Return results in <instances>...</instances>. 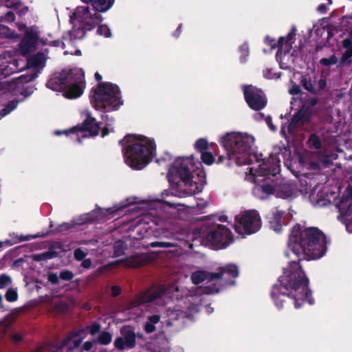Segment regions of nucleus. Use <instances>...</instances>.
<instances>
[{
    "mask_svg": "<svg viewBox=\"0 0 352 352\" xmlns=\"http://www.w3.org/2000/svg\"><path fill=\"white\" fill-rule=\"evenodd\" d=\"M327 241L324 233L317 227H305L296 223L292 228L288 246L298 257V261L288 263L283 268V275L272 288L271 297L278 309L284 304H294L301 307L305 302H314L309 287V279L300 265V261L322 258L327 251Z\"/></svg>",
    "mask_w": 352,
    "mask_h": 352,
    "instance_id": "nucleus-1",
    "label": "nucleus"
},
{
    "mask_svg": "<svg viewBox=\"0 0 352 352\" xmlns=\"http://www.w3.org/2000/svg\"><path fill=\"white\" fill-rule=\"evenodd\" d=\"M119 144L123 147L126 163L133 169L142 170L151 162L155 154V141L145 137L138 140L136 135L127 134L119 141Z\"/></svg>",
    "mask_w": 352,
    "mask_h": 352,
    "instance_id": "nucleus-2",
    "label": "nucleus"
},
{
    "mask_svg": "<svg viewBox=\"0 0 352 352\" xmlns=\"http://www.w3.org/2000/svg\"><path fill=\"white\" fill-rule=\"evenodd\" d=\"M193 164L190 157H177L167 173V178L178 197H184L200 192L202 186L199 187L192 181Z\"/></svg>",
    "mask_w": 352,
    "mask_h": 352,
    "instance_id": "nucleus-3",
    "label": "nucleus"
},
{
    "mask_svg": "<svg viewBox=\"0 0 352 352\" xmlns=\"http://www.w3.org/2000/svg\"><path fill=\"white\" fill-rule=\"evenodd\" d=\"M85 85V73L80 68L68 71L63 69L59 73H55L46 83V86L52 90L64 91V96L69 99L80 97Z\"/></svg>",
    "mask_w": 352,
    "mask_h": 352,
    "instance_id": "nucleus-4",
    "label": "nucleus"
},
{
    "mask_svg": "<svg viewBox=\"0 0 352 352\" xmlns=\"http://www.w3.org/2000/svg\"><path fill=\"white\" fill-rule=\"evenodd\" d=\"M94 76L99 83L96 88L91 89L90 100L93 107L103 112L118 110L123 104L119 87L111 82H101L102 78L98 72Z\"/></svg>",
    "mask_w": 352,
    "mask_h": 352,
    "instance_id": "nucleus-5",
    "label": "nucleus"
},
{
    "mask_svg": "<svg viewBox=\"0 0 352 352\" xmlns=\"http://www.w3.org/2000/svg\"><path fill=\"white\" fill-rule=\"evenodd\" d=\"M280 171V166L269 161H263L255 170L254 192H262L265 195L276 194L278 181L276 175Z\"/></svg>",
    "mask_w": 352,
    "mask_h": 352,
    "instance_id": "nucleus-6",
    "label": "nucleus"
},
{
    "mask_svg": "<svg viewBox=\"0 0 352 352\" xmlns=\"http://www.w3.org/2000/svg\"><path fill=\"white\" fill-rule=\"evenodd\" d=\"M221 143L228 156L241 155L244 163L250 164L252 162L253 137L243 135L241 133H228L221 138Z\"/></svg>",
    "mask_w": 352,
    "mask_h": 352,
    "instance_id": "nucleus-7",
    "label": "nucleus"
},
{
    "mask_svg": "<svg viewBox=\"0 0 352 352\" xmlns=\"http://www.w3.org/2000/svg\"><path fill=\"white\" fill-rule=\"evenodd\" d=\"M235 231L239 234L250 235L258 232L261 228V219L256 210L245 211L235 217Z\"/></svg>",
    "mask_w": 352,
    "mask_h": 352,
    "instance_id": "nucleus-8",
    "label": "nucleus"
},
{
    "mask_svg": "<svg viewBox=\"0 0 352 352\" xmlns=\"http://www.w3.org/2000/svg\"><path fill=\"white\" fill-rule=\"evenodd\" d=\"M205 239L215 250L226 248L234 241L231 230L221 224L212 228L206 234Z\"/></svg>",
    "mask_w": 352,
    "mask_h": 352,
    "instance_id": "nucleus-9",
    "label": "nucleus"
},
{
    "mask_svg": "<svg viewBox=\"0 0 352 352\" xmlns=\"http://www.w3.org/2000/svg\"><path fill=\"white\" fill-rule=\"evenodd\" d=\"M100 130V125L96 121V118L91 116L90 113H87L86 119L81 123L78 124L72 128L65 131H56V135L65 134L69 135L70 134H76V140L80 142V138L78 136L79 132H88L89 135H82V138L88 137H95L99 134Z\"/></svg>",
    "mask_w": 352,
    "mask_h": 352,
    "instance_id": "nucleus-10",
    "label": "nucleus"
},
{
    "mask_svg": "<svg viewBox=\"0 0 352 352\" xmlns=\"http://www.w3.org/2000/svg\"><path fill=\"white\" fill-rule=\"evenodd\" d=\"M243 95L245 102L252 110L260 111L267 105V100L263 91L252 85L243 87Z\"/></svg>",
    "mask_w": 352,
    "mask_h": 352,
    "instance_id": "nucleus-11",
    "label": "nucleus"
},
{
    "mask_svg": "<svg viewBox=\"0 0 352 352\" xmlns=\"http://www.w3.org/2000/svg\"><path fill=\"white\" fill-rule=\"evenodd\" d=\"M311 119V114L309 108L303 106L293 116L287 126L288 131L294 133L298 127L310 122Z\"/></svg>",
    "mask_w": 352,
    "mask_h": 352,
    "instance_id": "nucleus-12",
    "label": "nucleus"
},
{
    "mask_svg": "<svg viewBox=\"0 0 352 352\" xmlns=\"http://www.w3.org/2000/svg\"><path fill=\"white\" fill-rule=\"evenodd\" d=\"M239 274V268L237 265L232 263H228L224 266L219 267L218 272H212L211 275L215 278V280L223 278L226 280L227 278H230V280H228L227 283L230 285H234L235 284V281L232 279L238 277Z\"/></svg>",
    "mask_w": 352,
    "mask_h": 352,
    "instance_id": "nucleus-13",
    "label": "nucleus"
},
{
    "mask_svg": "<svg viewBox=\"0 0 352 352\" xmlns=\"http://www.w3.org/2000/svg\"><path fill=\"white\" fill-rule=\"evenodd\" d=\"M37 34L32 31H27L24 37L20 41L19 49L23 56L30 54L37 43Z\"/></svg>",
    "mask_w": 352,
    "mask_h": 352,
    "instance_id": "nucleus-14",
    "label": "nucleus"
},
{
    "mask_svg": "<svg viewBox=\"0 0 352 352\" xmlns=\"http://www.w3.org/2000/svg\"><path fill=\"white\" fill-rule=\"evenodd\" d=\"M102 21V17L100 14L95 11L94 14L89 12V8H86L84 10L83 15L81 18L82 26L87 30H91L97 25Z\"/></svg>",
    "mask_w": 352,
    "mask_h": 352,
    "instance_id": "nucleus-15",
    "label": "nucleus"
},
{
    "mask_svg": "<svg viewBox=\"0 0 352 352\" xmlns=\"http://www.w3.org/2000/svg\"><path fill=\"white\" fill-rule=\"evenodd\" d=\"M342 47L345 50L339 60L340 66L349 67L352 64V39L345 38L342 41Z\"/></svg>",
    "mask_w": 352,
    "mask_h": 352,
    "instance_id": "nucleus-16",
    "label": "nucleus"
},
{
    "mask_svg": "<svg viewBox=\"0 0 352 352\" xmlns=\"http://www.w3.org/2000/svg\"><path fill=\"white\" fill-rule=\"evenodd\" d=\"M285 212L276 208L272 210L271 217L269 218V223L272 229L276 232L280 233L284 225L283 216Z\"/></svg>",
    "mask_w": 352,
    "mask_h": 352,
    "instance_id": "nucleus-17",
    "label": "nucleus"
},
{
    "mask_svg": "<svg viewBox=\"0 0 352 352\" xmlns=\"http://www.w3.org/2000/svg\"><path fill=\"white\" fill-rule=\"evenodd\" d=\"M295 186L291 183H282L276 187V195L282 199H287L293 196L295 192Z\"/></svg>",
    "mask_w": 352,
    "mask_h": 352,
    "instance_id": "nucleus-18",
    "label": "nucleus"
},
{
    "mask_svg": "<svg viewBox=\"0 0 352 352\" xmlns=\"http://www.w3.org/2000/svg\"><path fill=\"white\" fill-rule=\"evenodd\" d=\"M149 262V257L144 254H135L126 259V265L129 267H140Z\"/></svg>",
    "mask_w": 352,
    "mask_h": 352,
    "instance_id": "nucleus-19",
    "label": "nucleus"
},
{
    "mask_svg": "<svg viewBox=\"0 0 352 352\" xmlns=\"http://www.w3.org/2000/svg\"><path fill=\"white\" fill-rule=\"evenodd\" d=\"M97 12H104L109 10L115 0H89Z\"/></svg>",
    "mask_w": 352,
    "mask_h": 352,
    "instance_id": "nucleus-20",
    "label": "nucleus"
},
{
    "mask_svg": "<svg viewBox=\"0 0 352 352\" xmlns=\"http://www.w3.org/2000/svg\"><path fill=\"white\" fill-rule=\"evenodd\" d=\"M212 273L204 271L195 272L191 276L192 282L195 285H198L206 280L213 281L215 278L211 275Z\"/></svg>",
    "mask_w": 352,
    "mask_h": 352,
    "instance_id": "nucleus-21",
    "label": "nucleus"
},
{
    "mask_svg": "<svg viewBox=\"0 0 352 352\" xmlns=\"http://www.w3.org/2000/svg\"><path fill=\"white\" fill-rule=\"evenodd\" d=\"M300 84L305 90L311 94L316 95L318 94V90L316 87V82L312 81L311 77L308 74L301 76Z\"/></svg>",
    "mask_w": 352,
    "mask_h": 352,
    "instance_id": "nucleus-22",
    "label": "nucleus"
},
{
    "mask_svg": "<svg viewBox=\"0 0 352 352\" xmlns=\"http://www.w3.org/2000/svg\"><path fill=\"white\" fill-rule=\"evenodd\" d=\"M45 63V58L43 52H37L28 60V64L34 68L42 67Z\"/></svg>",
    "mask_w": 352,
    "mask_h": 352,
    "instance_id": "nucleus-23",
    "label": "nucleus"
},
{
    "mask_svg": "<svg viewBox=\"0 0 352 352\" xmlns=\"http://www.w3.org/2000/svg\"><path fill=\"white\" fill-rule=\"evenodd\" d=\"M160 316L157 314L148 316V321L146 322L144 325V331L147 333H151L154 332L156 329L155 325L160 322Z\"/></svg>",
    "mask_w": 352,
    "mask_h": 352,
    "instance_id": "nucleus-24",
    "label": "nucleus"
},
{
    "mask_svg": "<svg viewBox=\"0 0 352 352\" xmlns=\"http://www.w3.org/2000/svg\"><path fill=\"white\" fill-rule=\"evenodd\" d=\"M124 340L126 343V349H133L136 345V335L133 330H127L124 333Z\"/></svg>",
    "mask_w": 352,
    "mask_h": 352,
    "instance_id": "nucleus-25",
    "label": "nucleus"
},
{
    "mask_svg": "<svg viewBox=\"0 0 352 352\" xmlns=\"http://www.w3.org/2000/svg\"><path fill=\"white\" fill-rule=\"evenodd\" d=\"M212 146V144H209L206 138H199L197 140L194 145L195 149L200 153L207 151L209 147Z\"/></svg>",
    "mask_w": 352,
    "mask_h": 352,
    "instance_id": "nucleus-26",
    "label": "nucleus"
},
{
    "mask_svg": "<svg viewBox=\"0 0 352 352\" xmlns=\"http://www.w3.org/2000/svg\"><path fill=\"white\" fill-rule=\"evenodd\" d=\"M307 144L310 148H313L315 149H320L322 147V142L318 135L316 133H312L310 135Z\"/></svg>",
    "mask_w": 352,
    "mask_h": 352,
    "instance_id": "nucleus-27",
    "label": "nucleus"
},
{
    "mask_svg": "<svg viewBox=\"0 0 352 352\" xmlns=\"http://www.w3.org/2000/svg\"><path fill=\"white\" fill-rule=\"evenodd\" d=\"M13 72L8 65L0 66V89H2L3 80L10 76Z\"/></svg>",
    "mask_w": 352,
    "mask_h": 352,
    "instance_id": "nucleus-28",
    "label": "nucleus"
},
{
    "mask_svg": "<svg viewBox=\"0 0 352 352\" xmlns=\"http://www.w3.org/2000/svg\"><path fill=\"white\" fill-rule=\"evenodd\" d=\"M37 73L36 72L21 75L17 78V84H25L31 82L34 80L37 77Z\"/></svg>",
    "mask_w": 352,
    "mask_h": 352,
    "instance_id": "nucleus-29",
    "label": "nucleus"
},
{
    "mask_svg": "<svg viewBox=\"0 0 352 352\" xmlns=\"http://www.w3.org/2000/svg\"><path fill=\"white\" fill-rule=\"evenodd\" d=\"M112 340L111 334L108 331H102L98 336L97 342L102 344L107 345L109 344Z\"/></svg>",
    "mask_w": 352,
    "mask_h": 352,
    "instance_id": "nucleus-30",
    "label": "nucleus"
},
{
    "mask_svg": "<svg viewBox=\"0 0 352 352\" xmlns=\"http://www.w3.org/2000/svg\"><path fill=\"white\" fill-rule=\"evenodd\" d=\"M338 62V59L336 54H332L329 58H322L319 63L322 66L330 67L336 65Z\"/></svg>",
    "mask_w": 352,
    "mask_h": 352,
    "instance_id": "nucleus-31",
    "label": "nucleus"
},
{
    "mask_svg": "<svg viewBox=\"0 0 352 352\" xmlns=\"http://www.w3.org/2000/svg\"><path fill=\"white\" fill-rule=\"evenodd\" d=\"M19 102V100L14 99L8 102L6 107L2 109V115L6 116L14 109H15Z\"/></svg>",
    "mask_w": 352,
    "mask_h": 352,
    "instance_id": "nucleus-32",
    "label": "nucleus"
},
{
    "mask_svg": "<svg viewBox=\"0 0 352 352\" xmlns=\"http://www.w3.org/2000/svg\"><path fill=\"white\" fill-rule=\"evenodd\" d=\"M5 298L6 300L10 302L16 301L19 298L16 289L9 288L5 294Z\"/></svg>",
    "mask_w": 352,
    "mask_h": 352,
    "instance_id": "nucleus-33",
    "label": "nucleus"
},
{
    "mask_svg": "<svg viewBox=\"0 0 352 352\" xmlns=\"http://www.w3.org/2000/svg\"><path fill=\"white\" fill-rule=\"evenodd\" d=\"M86 31L87 30L84 29L82 26L80 28H74L70 32V36L75 39H81L85 36Z\"/></svg>",
    "mask_w": 352,
    "mask_h": 352,
    "instance_id": "nucleus-34",
    "label": "nucleus"
},
{
    "mask_svg": "<svg viewBox=\"0 0 352 352\" xmlns=\"http://www.w3.org/2000/svg\"><path fill=\"white\" fill-rule=\"evenodd\" d=\"M201 159L206 165H211L214 162V157L212 153L208 151L201 153Z\"/></svg>",
    "mask_w": 352,
    "mask_h": 352,
    "instance_id": "nucleus-35",
    "label": "nucleus"
},
{
    "mask_svg": "<svg viewBox=\"0 0 352 352\" xmlns=\"http://www.w3.org/2000/svg\"><path fill=\"white\" fill-rule=\"evenodd\" d=\"M148 246L151 248H168L175 247V246H177V245L174 243H170V242L154 241V242L150 243Z\"/></svg>",
    "mask_w": 352,
    "mask_h": 352,
    "instance_id": "nucleus-36",
    "label": "nucleus"
},
{
    "mask_svg": "<svg viewBox=\"0 0 352 352\" xmlns=\"http://www.w3.org/2000/svg\"><path fill=\"white\" fill-rule=\"evenodd\" d=\"M263 74L264 78L267 79H278L280 77L281 74L280 73H275L273 72L272 69L271 68H267L263 70Z\"/></svg>",
    "mask_w": 352,
    "mask_h": 352,
    "instance_id": "nucleus-37",
    "label": "nucleus"
},
{
    "mask_svg": "<svg viewBox=\"0 0 352 352\" xmlns=\"http://www.w3.org/2000/svg\"><path fill=\"white\" fill-rule=\"evenodd\" d=\"M97 33L106 38L111 37V32L109 28L106 25H100L98 27Z\"/></svg>",
    "mask_w": 352,
    "mask_h": 352,
    "instance_id": "nucleus-38",
    "label": "nucleus"
},
{
    "mask_svg": "<svg viewBox=\"0 0 352 352\" xmlns=\"http://www.w3.org/2000/svg\"><path fill=\"white\" fill-rule=\"evenodd\" d=\"M240 54H241V63H245L246 60L249 56V47L248 45L245 43L241 45L239 48Z\"/></svg>",
    "mask_w": 352,
    "mask_h": 352,
    "instance_id": "nucleus-39",
    "label": "nucleus"
},
{
    "mask_svg": "<svg viewBox=\"0 0 352 352\" xmlns=\"http://www.w3.org/2000/svg\"><path fill=\"white\" fill-rule=\"evenodd\" d=\"M12 283V278L7 274L0 275V289H4Z\"/></svg>",
    "mask_w": 352,
    "mask_h": 352,
    "instance_id": "nucleus-40",
    "label": "nucleus"
},
{
    "mask_svg": "<svg viewBox=\"0 0 352 352\" xmlns=\"http://www.w3.org/2000/svg\"><path fill=\"white\" fill-rule=\"evenodd\" d=\"M74 274L70 270H63L60 272L59 278L63 280H71L74 278Z\"/></svg>",
    "mask_w": 352,
    "mask_h": 352,
    "instance_id": "nucleus-41",
    "label": "nucleus"
},
{
    "mask_svg": "<svg viewBox=\"0 0 352 352\" xmlns=\"http://www.w3.org/2000/svg\"><path fill=\"white\" fill-rule=\"evenodd\" d=\"M114 346L118 350H124L126 348L124 338L122 337L116 338L114 341Z\"/></svg>",
    "mask_w": 352,
    "mask_h": 352,
    "instance_id": "nucleus-42",
    "label": "nucleus"
},
{
    "mask_svg": "<svg viewBox=\"0 0 352 352\" xmlns=\"http://www.w3.org/2000/svg\"><path fill=\"white\" fill-rule=\"evenodd\" d=\"M232 156H228V157H226L223 155H219V157L217 158V161H216V163L217 164H223L225 161L226 162V166H231L232 164Z\"/></svg>",
    "mask_w": 352,
    "mask_h": 352,
    "instance_id": "nucleus-43",
    "label": "nucleus"
},
{
    "mask_svg": "<svg viewBox=\"0 0 352 352\" xmlns=\"http://www.w3.org/2000/svg\"><path fill=\"white\" fill-rule=\"evenodd\" d=\"M89 333L91 335H96V333H99L101 329V325L98 322H94L92 324H91L89 327Z\"/></svg>",
    "mask_w": 352,
    "mask_h": 352,
    "instance_id": "nucleus-44",
    "label": "nucleus"
},
{
    "mask_svg": "<svg viewBox=\"0 0 352 352\" xmlns=\"http://www.w3.org/2000/svg\"><path fill=\"white\" fill-rule=\"evenodd\" d=\"M74 256L76 261H82L86 256V254L80 248H77L74 252Z\"/></svg>",
    "mask_w": 352,
    "mask_h": 352,
    "instance_id": "nucleus-45",
    "label": "nucleus"
},
{
    "mask_svg": "<svg viewBox=\"0 0 352 352\" xmlns=\"http://www.w3.org/2000/svg\"><path fill=\"white\" fill-rule=\"evenodd\" d=\"M43 255H45V259H52L58 256V253L53 250V248H50L48 251L43 252Z\"/></svg>",
    "mask_w": 352,
    "mask_h": 352,
    "instance_id": "nucleus-46",
    "label": "nucleus"
},
{
    "mask_svg": "<svg viewBox=\"0 0 352 352\" xmlns=\"http://www.w3.org/2000/svg\"><path fill=\"white\" fill-rule=\"evenodd\" d=\"M43 255H45V259H52L58 256V253L53 250V248H50L48 251L43 252Z\"/></svg>",
    "mask_w": 352,
    "mask_h": 352,
    "instance_id": "nucleus-47",
    "label": "nucleus"
},
{
    "mask_svg": "<svg viewBox=\"0 0 352 352\" xmlns=\"http://www.w3.org/2000/svg\"><path fill=\"white\" fill-rule=\"evenodd\" d=\"M43 255H45V259H52L58 256V253L53 250V248H50L48 251L43 252Z\"/></svg>",
    "mask_w": 352,
    "mask_h": 352,
    "instance_id": "nucleus-48",
    "label": "nucleus"
},
{
    "mask_svg": "<svg viewBox=\"0 0 352 352\" xmlns=\"http://www.w3.org/2000/svg\"><path fill=\"white\" fill-rule=\"evenodd\" d=\"M301 91H301L300 87L296 83H294L289 90V93L291 95H294V96L300 94L301 93Z\"/></svg>",
    "mask_w": 352,
    "mask_h": 352,
    "instance_id": "nucleus-49",
    "label": "nucleus"
},
{
    "mask_svg": "<svg viewBox=\"0 0 352 352\" xmlns=\"http://www.w3.org/2000/svg\"><path fill=\"white\" fill-rule=\"evenodd\" d=\"M59 276H57L56 273L50 272L48 274V281L50 282L52 284L56 285L58 284L59 282Z\"/></svg>",
    "mask_w": 352,
    "mask_h": 352,
    "instance_id": "nucleus-50",
    "label": "nucleus"
},
{
    "mask_svg": "<svg viewBox=\"0 0 352 352\" xmlns=\"http://www.w3.org/2000/svg\"><path fill=\"white\" fill-rule=\"evenodd\" d=\"M74 226L72 224H70L69 223H64L58 226V227L57 228V231L60 232L67 231L72 228Z\"/></svg>",
    "mask_w": 352,
    "mask_h": 352,
    "instance_id": "nucleus-51",
    "label": "nucleus"
},
{
    "mask_svg": "<svg viewBox=\"0 0 352 352\" xmlns=\"http://www.w3.org/2000/svg\"><path fill=\"white\" fill-rule=\"evenodd\" d=\"M161 297L160 293L153 292L151 294H149L148 296L146 298V299L144 300V302H149L154 301L156 299H158Z\"/></svg>",
    "mask_w": 352,
    "mask_h": 352,
    "instance_id": "nucleus-52",
    "label": "nucleus"
},
{
    "mask_svg": "<svg viewBox=\"0 0 352 352\" xmlns=\"http://www.w3.org/2000/svg\"><path fill=\"white\" fill-rule=\"evenodd\" d=\"M111 296L113 297H117L118 296L121 292H122V289L120 286L118 285H113L111 287Z\"/></svg>",
    "mask_w": 352,
    "mask_h": 352,
    "instance_id": "nucleus-53",
    "label": "nucleus"
},
{
    "mask_svg": "<svg viewBox=\"0 0 352 352\" xmlns=\"http://www.w3.org/2000/svg\"><path fill=\"white\" fill-rule=\"evenodd\" d=\"M49 45L53 47H60L62 49H65V44L64 42L58 39L50 41Z\"/></svg>",
    "mask_w": 352,
    "mask_h": 352,
    "instance_id": "nucleus-54",
    "label": "nucleus"
},
{
    "mask_svg": "<svg viewBox=\"0 0 352 352\" xmlns=\"http://www.w3.org/2000/svg\"><path fill=\"white\" fill-rule=\"evenodd\" d=\"M34 87L28 86L24 89H23L22 91H21V94L23 95L25 97H28L34 92Z\"/></svg>",
    "mask_w": 352,
    "mask_h": 352,
    "instance_id": "nucleus-55",
    "label": "nucleus"
},
{
    "mask_svg": "<svg viewBox=\"0 0 352 352\" xmlns=\"http://www.w3.org/2000/svg\"><path fill=\"white\" fill-rule=\"evenodd\" d=\"M265 43L271 46L272 49H275L278 47L277 41L275 39L270 38L269 36L265 37Z\"/></svg>",
    "mask_w": 352,
    "mask_h": 352,
    "instance_id": "nucleus-56",
    "label": "nucleus"
},
{
    "mask_svg": "<svg viewBox=\"0 0 352 352\" xmlns=\"http://www.w3.org/2000/svg\"><path fill=\"white\" fill-rule=\"evenodd\" d=\"M318 87L317 89L318 90V93L322 90H324L327 85V80L326 79L324 78H320L318 82Z\"/></svg>",
    "mask_w": 352,
    "mask_h": 352,
    "instance_id": "nucleus-57",
    "label": "nucleus"
},
{
    "mask_svg": "<svg viewBox=\"0 0 352 352\" xmlns=\"http://www.w3.org/2000/svg\"><path fill=\"white\" fill-rule=\"evenodd\" d=\"M206 294H208L218 293L219 292V289H217L215 285L214 284L208 286L206 288Z\"/></svg>",
    "mask_w": 352,
    "mask_h": 352,
    "instance_id": "nucleus-58",
    "label": "nucleus"
},
{
    "mask_svg": "<svg viewBox=\"0 0 352 352\" xmlns=\"http://www.w3.org/2000/svg\"><path fill=\"white\" fill-rule=\"evenodd\" d=\"M41 236V235L36 234V235H26V236H21L19 239V242L30 241L32 239H35L37 237Z\"/></svg>",
    "mask_w": 352,
    "mask_h": 352,
    "instance_id": "nucleus-59",
    "label": "nucleus"
},
{
    "mask_svg": "<svg viewBox=\"0 0 352 352\" xmlns=\"http://www.w3.org/2000/svg\"><path fill=\"white\" fill-rule=\"evenodd\" d=\"M5 20L8 22H13L15 20V14L13 12L9 11L5 14Z\"/></svg>",
    "mask_w": 352,
    "mask_h": 352,
    "instance_id": "nucleus-60",
    "label": "nucleus"
},
{
    "mask_svg": "<svg viewBox=\"0 0 352 352\" xmlns=\"http://www.w3.org/2000/svg\"><path fill=\"white\" fill-rule=\"evenodd\" d=\"M81 266L85 269H89L91 266V261L90 258H84L82 260Z\"/></svg>",
    "mask_w": 352,
    "mask_h": 352,
    "instance_id": "nucleus-61",
    "label": "nucleus"
},
{
    "mask_svg": "<svg viewBox=\"0 0 352 352\" xmlns=\"http://www.w3.org/2000/svg\"><path fill=\"white\" fill-rule=\"evenodd\" d=\"M265 122L267 126L271 129L272 131L276 130V126L273 125L272 124V118L271 116H267L265 118Z\"/></svg>",
    "mask_w": 352,
    "mask_h": 352,
    "instance_id": "nucleus-62",
    "label": "nucleus"
},
{
    "mask_svg": "<svg viewBox=\"0 0 352 352\" xmlns=\"http://www.w3.org/2000/svg\"><path fill=\"white\" fill-rule=\"evenodd\" d=\"M94 342L91 341H87L84 343L82 346V350L85 351H90L93 347Z\"/></svg>",
    "mask_w": 352,
    "mask_h": 352,
    "instance_id": "nucleus-63",
    "label": "nucleus"
},
{
    "mask_svg": "<svg viewBox=\"0 0 352 352\" xmlns=\"http://www.w3.org/2000/svg\"><path fill=\"white\" fill-rule=\"evenodd\" d=\"M12 341L15 343H19L22 341L23 337L19 333L13 334L11 337Z\"/></svg>",
    "mask_w": 352,
    "mask_h": 352,
    "instance_id": "nucleus-64",
    "label": "nucleus"
}]
</instances>
